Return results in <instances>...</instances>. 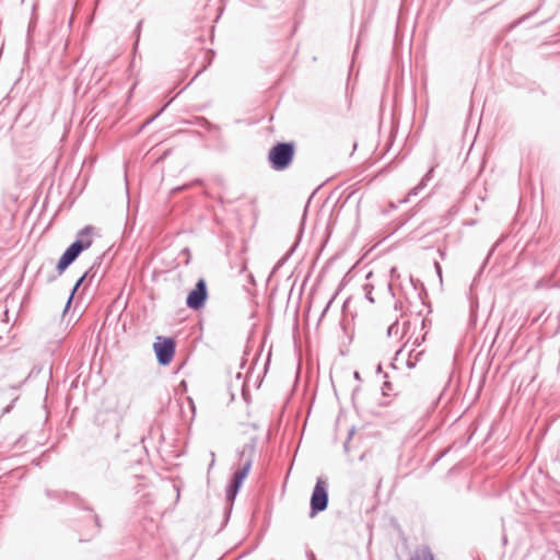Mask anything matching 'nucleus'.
I'll use <instances>...</instances> for the list:
<instances>
[{
    "label": "nucleus",
    "mask_w": 560,
    "mask_h": 560,
    "mask_svg": "<svg viewBox=\"0 0 560 560\" xmlns=\"http://www.w3.org/2000/svg\"><path fill=\"white\" fill-rule=\"evenodd\" d=\"M93 236L94 229L92 226H86L79 232L77 241L67 248L57 264L59 272L65 271L84 249L91 247Z\"/></svg>",
    "instance_id": "nucleus-1"
},
{
    "label": "nucleus",
    "mask_w": 560,
    "mask_h": 560,
    "mask_svg": "<svg viewBox=\"0 0 560 560\" xmlns=\"http://www.w3.org/2000/svg\"><path fill=\"white\" fill-rule=\"evenodd\" d=\"M293 155V143L279 142L270 149L268 159L275 170L281 171L291 164Z\"/></svg>",
    "instance_id": "nucleus-2"
},
{
    "label": "nucleus",
    "mask_w": 560,
    "mask_h": 560,
    "mask_svg": "<svg viewBox=\"0 0 560 560\" xmlns=\"http://www.w3.org/2000/svg\"><path fill=\"white\" fill-rule=\"evenodd\" d=\"M208 299L207 283L205 279H199L195 288L189 292L186 304L191 310H200L203 307Z\"/></svg>",
    "instance_id": "nucleus-3"
},
{
    "label": "nucleus",
    "mask_w": 560,
    "mask_h": 560,
    "mask_svg": "<svg viewBox=\"0 0 560 560\" xmlns=\"http://www.w3.org/2000/svg\"><path fill=\"white\" fill-rule=\"evenodd\" d=\"M328 492L327 483L322 478L317 479L311 498V509L313 513L324 511L327 508Z\"/></svg>",
    "instance_id": "nucleus-4"
},
{
    "label": "nucleus",
    "mask_w": 560,
    "mask_h": 560,
    "mask_svg": "<svg viewBox=\"0 0 560 560\" xmlns=\"http://www.w3.org/2000/svg\"><path fill=\"white\" fill-rule=\"evenodd\" d=\"M250 466H252V459L248 458L242 468L237 469L234 475H233V479L228 488V492H226V495H228V499L229 500H234V498L236 497L244 479L247 477L248 472H249V469H250Z\"/></svg>",
    "instance_id": "nucleus-5"
},
{
    "label": "nucleus",
    "mask_w": 560,
    "mask_h": 560,
    "mask_svg": "<svg viewBox=\"0 0 560 560\" xmlns=\"http://www.w3.org/2000/svg\"><path fill=\"white\" fill-rule=\"evenodd\" d=\"M419 354H421V352H418L415 360H412V352H395L392 366L396 370H401L404 366L411 369L416 365Z\"/></svg>",
    "instance_id": "nucleus-6"
},
{
    "label": "nucleus",
    "mask_w": 560,
    "mask_h": 560,
    "mask_svg": "<svg viewBox=\"0 0 560 560\" xmlns=\"http://www.w3.org/2000/svg\"><path fill=\"white\" fill-rule=\"evenodd\" d=\"M176 341L171 337H158L153 343V350H174Z\"/></svg>",
    "instance_id": "nucleus-7"
},
{
    "label": "nucleus",
    "mask_w": 560,
    "mask_h": 560,
    "mask_svg": "<svg viewBox=\"0 0 560 560\" xmlns=\"http://www.w3.org/2000/svg\"><path fill=\"white\" fill-rule=\"evenodd\" d=\"M410 560H434V557L429 548L422 547L416 550L415 555L410 558Z\"/></svg>",
    "instance_id": "nucleus-8"
},
{
    "label": "nucleus",
    "mask_w": 560,
    "mask_h": 560,
    "mask_svg": "<svg viewBox=\"0 0 560 560\" xmlns=\"http://www.w3.org/2000/svg\"><path fill=\"white\" fill-rule=\"evenodd\" d=\"M156 355L160 364L166 365L173 360L174 352H156Z\"/></svg>",
    "instance_id": "nucleus-9"
},
{
    "label": "nucleus",
    "mask_w": 560,
    "mask_h": 560,
    "mask_svg": "<svg viewBox=\"0 0 560 560\" xmlns=\"http://www.w3.org/2000/svg\"><path fill=\"white\" fill-rule=\"evenodd\" d=\"M83 280H84V276H83V277H81V278L79 279V281L75 283V285H74V288H73V290H72V293H71V295L69 296V299H68V301H67V303H66V307H65L63 314H66V313H67V311L69 310V307H70V305H71V302H72V299H73V294H74L75 290L79 288V285L82 283V281H83Z\"/></svg>",
    "instance_id": "nucleus-10"
},
{
    "label": "nucleus",
    "mask_w": 560,
    "mask_h": 560,
    "mask_svg": "<svg viewBox=\"0 0 560 560\" xmlns=\"http://www.w3.org/2000/svg\"><path fill=\"white\" fill-rule=\"evenodd\" d=\"M209 456H210V465H209V469H210L213 467V465L215 463V454L213 452H210Z\"/></svg>",
    "instance_id": "nucleus-11"
},
{
    "label": "nucleus",
    "mask_w": 560,
    "mask_h": 560,
    "mask_svg": "<svg viewBox=\"0 0 560 560\" xmlns=\"http://www.w3.org/2000/svg\"><path fill=\"white\" fill-rule=\"evenodd\" d=\"M389 389H390V384L388 382H385L384 386H383L384 394H386V390H389Z\"/></svg>",
    "instance_id": "nucleus-12"
}]
</instances>
